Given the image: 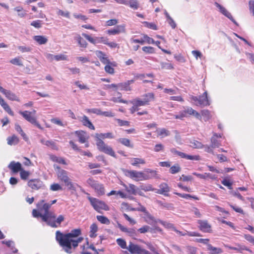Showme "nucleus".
I'll list each match as a JSON object with an SVG mask.
<instances>
[{"label": "nucleus", "mask_w": 254, "mask_h": 254, "mask_svg": "<svg viewBox=\"0 0 254 254\" xmlns=\"http://www.w3.org/2000/svg\"><path fill=\"white\" fill-rule=\"evenodd\" d=\"M57 200L55 199L51 201V203H45L44 200H40L37 204L38 210L33 209L32 215L34 217L38 218L40 217L42 220L53 228H57L61 225V223L64 221V216L63 215H60L56 218V215L54 212L49 210L51 205L55 204Z\"/></svg>", "instance_id": "obj_1"}, {"label": "nucleus", "mask_w": 254, "mask_h": 254, "mask_svg": "<svg viewBox=\"0 0 254 254\" xmlns=\"http://www.w3.org/2000/svg\"><path fill=\"white\" fill-rule=\"evenodd\" d=\"M81 234V229H75L70 233L64 234L60 231L56 233V239L63 250L67 254L73 252L72 248L75 249L83 240V238L78 237Z\"/></svg>", "instance_id": "obj_2"}, {"label": "nucleus", "mask_w": 254, "mask_h": 254, "mask_svg": "<svg viewBox=\"0 0 254 254\" xmlns=\"http://www.w3.org/2000/svg\"><path fill=\"white\" fill-rule=\"evenodd\" d=\"M114 136L111 132L96 133L95 138L97 149L101 152L116 157L115 153L112 148L106 144L103 139L105 138H114Z\"/></svg>", "instance_id": "obj_3"}, {"label": "nucleus", "mask_w": 254, "mask_h": 254, "mask_svg": "<svg viewBox=\"0 0 254 254\" xmlns=\"http://www.w3.org/2000/svg\"><path fill=\"white\" fill-rule=\"evenodd\" d=\"M146 172L144 173L142 172L127 170L126 172V175L136 181L147 180L156 177V173L155 171L148 169Z\"/></svg>", "instance_id": "obj_4"}, {"label": "nucleus", "mask_w": 254, "mask_h": 254, "mask_svg": "<svg viewBox=\"0 0 254 254\" xmlns=\"http://www.w3.org/2000/svg\"><path fill=\"white\" fill-rule=\"evenodd\" d=\"M54 167L57 171L58 179L64 182L69 190H75L76 186L78 185L77 184H74L71 182L67 176V172L65 170L61 169L60 167L57 164H55Z\"/></svg>", "instance_id": "obj_5"}, {"label": "nucleus", "mask_w": 254, "mask_h": 254, "mask_svg": "<svg viewBox=\"0 0 254 254\" xmlns=\"http://www.w3.org/2000/svg\"><path fill=\"white\" fill-rule=\"evenodd\" d=\"M184 110L181 111L178 115H175L176 119L182 120L184 118L188 116H193L196 119L201 120L202 117L200 114L190 107H184Z\"/></svg>", "instance_id": "obj_6"}, {"label": "nucleus", "mask_w": 254, "mask_h": 254, "mask_svg": "<svg viewBox=\"0 0 254 254\" xmlns=\"http://www.w3.org/2000/svg\"><path fill=\"white\" fill-rule=\"evenodd\" d=\"M142 98H136L130 101L132 104H135L138 108L141 106H144L149 104V102L153 101L154 98L152 93H148L142 96Z\"/></svg>", "instance_id": "obj_7"}, {"label": "nucleus", "mask_w": 254, "mask_h": 254, "mask_svg": "<svg viewBox=\"0 0 254 254\" xmlns=\"http://www.w3.org/2000/svg\"><path fill=\"white\" fill-rule=\"evenodd\" d=\"M88 199L94 209L97 212H101L102 210L106 211L109 210V206L104 201L92 197H88Z\"/></svg>", "instance_id": "obj_8"}, {"label": "nucleus", "mask_w": 254, "mask_h": 254, "mask_svg": "<svg viewBox=\"0 0 254 254\" xmlns=\"http://www.w3.org/2000/svg\"><path fill=\"white\" fill-rule=\"evenodd\" d=\"M190 99L193 102L194 104L197 106L204 107L210 105V102L208 99L206 91L198 97L192 96L191 97Z\"/></svg>", "instance_id": "obj_9"}, {"label": "nucleus", "mask_w": 254, "mask_h": 254, "mask_svg": "<svg viewBox=\"0 0 254 254\" xmlns=\"http://www.w3.org/2000/svg\"><path fill=\"white\" fill-rule=\"evenodd\" d=\"M86 183L95 190L98 195H102L105 194V189L103 184L99 183L92 178H89Z\"/></svg>", "instance_id": "obj_10"}, {"label": "nucleus", "mask_w": 254, "mask_h": 254, "mask_svg": "<svg viewBox=\"0 0 254 254\" xmlns=\"http://www.w3.org/2000/svg\"><path fill=\"white\" fill-rule=\"evenodd\" d=\"M127 250L132 254H153L148 251L142 248L140 246L134 244L131 242H129Z\"/></svg>", "instance_id": "obj_11"}, {"label": "nucleus", "mask_w": 254, "mask_h": 254, "mask_svg": "<svg viewBox=\"0 0 254 254\" xmlns=\"http://www.w3.org/2000/svg\"><path fill=\"white\" fill-rule=\"evenodd\" d=\"M19 113L28 122L35 125L39 128H41L40 125L37 122L36 119L29 113V111H19Z\"/></svg>", "instance_id": "obj_12"}, {"label": "nucleus", "mask_w": 254, "mask_h": 254, "mask_svg": "<svg viewBox=\"0 0 254 254\" xmlns=\"http://www.w3.org/2000/svg\"><path fill=\"white\" fill-rule=\"evenodd\" d=\"M214 5L219 9V11L222 14L225 15L226 17L228 18L233 23L236 25H238V24L236 20L233 18L230 12H229L224 7L220 5L217 2H214Z\"/></svg>", "instance_id": "obj_13"}, {"label": "nucleus", "mask_w": 254, "mask_h": 254, "mask_svg": "<svg viewBox=\"0 0 254 254\" xmlns=\"http://www.w3.org/2000/svg\"><path fill=\"white\" fill-rule=\"evenodd\" d=\"M28 185L33 190H39L44 188V185L42 181L39 179H32L28 181Z\"/></svg>", "instance_id": "obj_14"}, {"label": "nucleus", "mask_w": 254, "mask_h": 254, "mask_svg": "<svg viewBox=\"0 0 254 254\" xmlns=\"http://www.w3.org/2000/svg\"><path fill=\"white\" fill-rule=\"evenodd\" d=\"M0 92L3 94L5 97L10 100L16 101L19 102V99L16 95V94L10 90H7L4 89L2 87L0 86Z\"/></svg>", "instance_id": "obj_15"}, {"label": "nucleus", "mask_w": 254, "mask_h": 254, "mask_svg": "<svg viewBox=\"0 0 254 254\" xmlns=\"http://www.w3.org/2000/svg\"><path fill=\"white\" fill-rule=\"evenodd\" d=\"M132 43H139L141 45H143L145 43L148 44H154L155 41L152 38L147 36L146 34H144L143 35V38H141L140 39H132L131 40Z\"/></svg>", "instance_id": "obj_16"}, {"label": "nucleus", "mask_w": 254, "mask_h": 254, "mask_svg": "<svg viewBox=\"0 0 254 254\" xmlns=\"http://www.w3.org/2000/svg\"><path fill=\"white\" fill-rule=\"evenodd\" d=\"M75 134L78 138V141L81 143L86 142L88 140L89 136L84 131L77 130L75 131Z\"/></svg>", "instance_id": "obj_17"}, {"label": "nucleus", "mask_w": 254, "mask_h": 254, "mask_svg": "<svg viewBox=\"0 0 254 254\" xmlns=\"http://www.w3.org/2000/svg\"><path fill=\"white\" fill-rule=\"evenodd\" d=\"M159 188V189H155L156 193L163 194L165 196H168V192L170 191V188L166 183H163L161 184Z\"/></svg>", "instance_id": "obj_18"}, {"label": "nucleus", "mask_w": 254, "mask_h": 254, "mask_svg": "<svg viewBox=\"0 0 254 254\" xmlns=\"http://www.w3.org/2000/svg\"><path fill=\"white\" fill-rule=\"evenodd\" d=\"M134 81V79H131L127 80L125 82L118 83V88L121 90L130 91L132 90V88L130 86V85L133 83Z\"/></svg>", "instance_id": "obj_19"}, {"label": "nucleus", "mask_w": 254, "mask_h": 254, "mask_svg": "<svg viewBox=\"0 0 254 254\" xmlns=\"http://www.w3.org/2000/svg\"><path fill=\"white\" fill-rule=\"evenodd\" d=\"M170 151L175 157H180L181 158H187V159H198L196 156L194 157V156L187 155L182 152L177 150L175 148H172Z\"/></svg>", "instance_id": "obj_20"}, {"label": "nucleus", "mask_w": 254, "mask_h": 254, "mask_svg": "<svg viewBox=\"0 0 254 254\" xmlns=\"http://www.w3.org/2000/svg\"><path fill=\"white\" fill-rule=\"evenodd\" d=\"M117 226L122 232L126 233L130 237H133L136 235V232L134 228H128L123 226L119 222H117Z\"/></svg>", "instance_id": "obj_21"}, {"label": "nucleus", "mask_w": 254, "mask_h": 254, "mask_svg": "<svg viewBox=\"0 0 254 254\" xmlns=\"http://www.w3.org/2000/svg\"><path fill=\"white\" fill-rule=\"evenodd\" d=\"M197 223L199 224V229L203 232H210L211 230V226L207 221L198 220Z\"/></svg>", "instance_id": "obj_22"}, {"label": "nucleus", "mask_w": 254, "mask_h": 254, "mask_svg": "<svg viewBox=\"0 0 254 254\" xmlns=\"http://www.w3.org/2000/svg\"><path fill=\"white\" fill-rule=\"evenodd\" d=\"M125 26L124 25H117L114 29H109L107 31V33L109 35H116L121 33L125 32Z\"/></svg>", "instance_id": "obj_23"}, {"label": "nucleus", "mask_w": 254, "mask_h": 254, "mask_svg": "<svg viewBox=\"0 0 254 254\" xmlns=\"http://www.w3.org/2000/svg\"><path fill=\"white\" fill-rule=\"evenodd\" d=\"M95 54L96 56L98 57V58L100 60V61L103 64H110V61L108 59V57L103 52L101 51H96L95 52Z\"/></svg>", "instance_id": "obj_24"}, {"label": "nucleus", "mask_w": 254, "mask_h": 254, "mask_svg": "<svg viewBox=\"0 0 254 254\" xmlns=\"http://www.w3.org/2000/svg\"><path fill=\"white\" fill-rule=\"evenodd\" d=\"M222 135L221 134H217L216 133L213 134V136L211 138V147L212 148H217L220 146V143L217 138L222 137Z\"/></svg>", "instance_id": "obj_25"}, {"label": "nucleus", "mask_w": 254, "mask_h": 254, "mask_svg": "<svg viewBox=\"0 0 254 254\" xmlns=\"http://www.w3.org/2000/svg\"><path fill=\"white\" fill-rule=\"evenodd\" d=\"M41 142L44 144L46 145L47 146L50 147L51 149L53 150H58L59 147L57 145L56 143L53 140H46L45 139H42L41 140Z\"/></svg>", "instance_id": "obj_26"}, {"label": "nucleus", "mask_w": 254, "mask_h": 254, "mask_svg": "<svg viewBox=\"0 0 254 254\" xmlns=\"http://www.w3.org/2000/svg\"><path fill=\"white\" fill-rule=\"evenodd\" d=\"M144 218L145 221L147 223L151 225H153L158 222V220H156L148 212L145 213V216Z\"/></svg>", "instance_id": "obj_27"}, {"label": "nucleus", "mask_w": 254, "mask_h": 254, "mask_svg": "<svg viewBox=\"0 0 254 254\" xmlns=\"http://www.w3.org/2000/svg\"><path fill=\"white\" fill-rule=\"evenodd\" d=\"M8 167L13 173H17L22 170L21 164L14 161L9 164Z\"/></svg>", "instance_id": "obj_28"}, {"label": "nucleus", "mask_w": 254, "mask_h": 254, "mask_svg": "<svg viewBox=\"0 0 254 254\" xmlns=\"http://www.w3.org/2000/svg\"><path fill=\"white\" fill-rule=\"evenodd\" d=\"M207 250L209 251L210 254H220L223 252L221 248L214 247L211 244H207Z\"/></svg>", "instance_id": "obj_29"}, {"label": "nucleus", "mask_w": 254, "mask_h": 254, "mask_svg": "<svg viewBox=\"0 0 254 254\" xmlns=\"http://www.w3.org/2000/svg\"><path fill=\"white\" fill-rule=\"evenodd\" d=\"M123 186L126 191L128 192V194L135 195L137 187L135 185L131 184L128 185L123 184Z\"/></svg>", "instance_id": "obj_30"}, {"label": "nucleus", "mask_w": 254, "mask_h": 254, "mask_svg": "<svg viewBox=\"0 0 254 254\" xmlns=\"http://www.w3.org/2000/svg\"><path fill=\"white\" fill-rule=\"evenodd\" d=\"M117 141L128 148H132L133 147V144L131 143L130 140L127 138H120L117 139Z\"/></svg>", "instance_id": "obj_31"}, {"label": "nucleus", "mask_w": 254, "mask_h": 254, "mask_svg": "<svg viewBox=\"0 0 254 254\" xmlns=\"http://www.w3.org/2000/svg\"><path fill=\"white\" fill-rule=\"evenodd\" d=\"M106 66H105V70L106 72L113 74L115 72L113 66H116L117 64L115 62H111L110 64H106Z\"/></svg>", "instance_id": "obj_32"}, {"label": "nucleus", "mask_w": 254, "mask_h": 254, "mask_svg": "<svg viewBox=\"0 0 254 254\" xmlns=\"http://www.w3.org/2000/svg\"><path fill=\"white\" fill-rule=\"evenodd\" d=\"M82 123L83 125L91 129H94L95 127L94 126L92 125L91 122L89 121L88 117L86 116H83L82 118V119L80 120Z\"/></svg>", "instance_id": "obj_33"}, {"label": "nucleus", "mask_w": 254, "mask_h": 254, "mask_svg": "<svg viewBox=\"0 0 254 254\" xmlns=\"http://www.w3.org/2000/svg\"><path fill=\"white\" fill-rule=\"evenodd\" d=\"M33 39L39 45L45 44L48 42V39L44 36H34Z\"/></svg>", "instance_id": "obj_34"}, {"label": "nucleus", "mask_w": 254, "mask_h": 254, "mask_svg": "<svg viewBox=\"0 0 254 254\" xmlns=\"http://www.w3.org/2000/svg\"><path fill=\"white\" fill-rule=\"evenodd\" d=\"M157 135L160 136L161 138H164L169 136L170 135V132L165 128H162L157 130Z\"/></svg>", "instance_id": "obj_35"}, {"label": "nucleus", "mask_w": 254, "mask_h": 254, "mask_svg": "<svg viewBox=\"0 0 254 254\" xmlns=\"http://www.w3.org/2000/svg\"><path fill=\"white\" fill-rule=\"evenodd\" d=\"M225 247L230 250H235L241 253H242L243 251L244 250L249 251V250L245 246H242L239 244L237 245V246L236 247H231L228 245H225Z\"/></svg>", "instance_id": "obj_36"}, {"label": "nucleus", "mask_w": 254, "mask_h": 254, "mask_svg": "<svg viewBox=\"0 0 254 254\" xmlns=\"http://www.w3.org/2000/svg\"><path fill=\"white\" fill-rule=\"evenodd\" d=\"M139 241L145 244L147 248L152 252H153V254H159L157 251H156L155 248L153 246V245L149 242H145L143 240L139 239Z\"/></svg>", "instance_id": "obj_37"}, {"label": "nucleus", "mask_w": 254, "mask_h": 254, "mask_svg": "<svg viewBox=\"0 0 254 254\" xmlns=\"http://www.w3.org/2000/svg\"><path fill=\"white\" fill-rule=\"evenodd\" d=\"M7 140L8 144L10 145H15L18 144L19 142L18 138L15 135H13L10 137H8L7 138Z\"/></svg>", "instance_id": "obj_38"}, {"label": "nucleus", "mask_w": 254, "mask_h": 254, "mask_svg": "<svg viewBox=\"0 0 254 254\" xmlns=\"http://www.w3.org/2000/svg\"><path fill=\"white\" fill-rule=\"evenodd\" d=\"M90 237L91 238H95L96 236V233L98 230V227L95 223L92 224L90 227Z\"/></svg>", "instance_id": "obj_39"}, {"label": "nucleus", "mask_w": 254, "mask_h": 254, "mask_svg": "<svg viewBox=\"0 0 254 254\" xmlns=\"http://www.w3.org/2000/svg\"><path fill=\"white\" fill-rule=\"evenodd\" d=\"M0 105L2 107L3 109L10 115L13 116L14 113L11 111L10 107L9 105L4 101L2 102V103L0 104Z\"/></svg>", "instance_id": "obj_40"}, {"label": "nucleus", "mask_w": 254, "mask_h": 254, "mask_svg": "<svg viewBox=\"0 0 254 254\" xmlns=\"http://www.w3.org/2000/svg\"><path fill=\"white\" fill-rule=\"evenodd\" d=\"M75 39L76 40L78 43V44L81 47L86 48L87 45V42L82 39L80 35H77L75 37Z\"/></svg>", "instance_id": "obj_41"}, {"label": "nucleus", "mask_w": 254, "mask_h": 254, "mask_svg": "<svg viewBox=\"0 0 254 254\" xmlns=\"http://www.w3.org/2000/svg\"><path fill=\"white\" fill-rule=\"evenodd\" d=\"M127 5H129L133 9H137L139 7L137 0H127Z\"/></svg>", "instance_id": "obj_42"}, {"label": "nucleus", "mask_w": 254, "mask_h": 254, "mask_svg": "<svg viewBox=\"0 0 254 254\" xmlns=\"http://www.w3.org/2000/svg\"><path fill=\"white\" fill-rule=\"evenodd\" d=\"M18 50L22 53H30L32 51V48L30 46H20L18 47Z\"/></svg>", "instance_id": "obj_43"}, {"label": "nucleus", "mask_w": 254, "mask_h": 254, "mask_svg": "<svg viewBox=\"0 0 254 254\" xmlns=\"http://www.w3.org/2000/svg\"><path fill=\"white\" fill-rule=\"evenodd\" d=\"M2 243L5 244L7 247L11 248L13 253H16L18 250L14 248V243L12 241H3Z\"/></svg>", "instance_id": "obj_44"}, {"label": "nucleus", "mask_w": 254, "mask_h": 254, "mask_svg": "<svg viewBox=\"0 0 254 254\" xmlns=\"http://www.w3.org/2000/svg\"><path fill=\"white\" fill-rule=\"evenodd\" d=\"M21 57H17L14 59H11L10 61V63L14 65H19V66H22L23 64L22 63V61L21 60Z\"/></svg>", "instance_id": "obj_45"}, {"label": "nucleus", "mask_w": 254, "mask_h": 254, "mask_svg": "<svg viewBox=\"0 0 254 254\" xmlns=\"http://www.w3.org/2000/svg\"><path fill=\"white\" fill-rule=\"evenodd\" d=\"M201 115L203 117L205 122L208 121L211 118L210 113L208 110H202Z\"/></svg>", "instance_id": "obj_46"}, {"label": "nucleus", "mask_w": 254, "mask_h": 254, "mask_svg": "<svg viewBox=\"0 0 254 254\" xmlns=\"http://www.w3.org/2000/svg\"><path fill=\"white\" fill-rule=\"evenodd\" d=\"M97 219L98 220V221H99L102 224H110V220H109V219L108 218H107L105 216H101V215L97 216Z\"/></svg>", "instance_id": "obj_47"}, {"label": "nucleus", "mask_w": 254, "mask_h": 254, "mask_svg": "<svg viewBox=\"0 0 254 254\" xmlns=\"http://www.w3.org/2000/svg\"><path fill=\"white\" fill-rule=\"evenodd\" d=\"M15 130L21 134V135L23 137V139L26 140L27 137L25 133L22 130L21 127L19 125L16 124L15 126Z\"/></svg>", "instance_id": "obj_48"}, {"label": "nucleus", "mask_w": 254, "mask_h": 254, "mask_svg": "<svg viewBox=\"0 0 254 254\" xmlns=\"http://www.w3.org/2000/svg\"><path fill=\"white\" fill-rule=\"evenodd\" d=\"M175 193L176 194H177V195H178L181 197H183V198H185L187 199L192 198L195 200L198 199L197 197H196L195 196H192L190 194L181 193H178V192H175Z\"/></svg>", "instance_id": "obj_49"}, {"label": "nucleus", "mask_w": 254, "mask_h": 254, "mask_svg": "<svg viewBox=\"0 0 254 254\" xmlns=\"http://www.w3.org/2000/svg\"><path fill=\"white\" fill-rule=\"evenodd\" d=\"M117 243L122 249H126L127 250V246L126 242L122 238H119L117 240Z\"/></svg>", "instance_id": "obj_50"}, {"label": "nucleus", "mask_w": 254, "mask_h": 254, "mask_svg": "<svg viewBox=\"0 0 254 254\" xmlns=\"http://www.w3.org/2000/svg\"><path fill=\"white\" fill-rule=\"evenodd\" d=\"M161 68L166 69H172L174 68L173 64L169 63L162 62L161 63Z\"/></svg>", "instance_id": "obj_51"}, {"label": "nucleus", "mask_w": 254, "mask_h": 254, "mask_svg": "<svg viewBox=\"0 0 254 254\" xmlns=\"http://www.w3.org/2000/svg\"><path fill=\"white\" fill-rule=\"evenodd\" d=\"M181 171V168L178 164H175L172 166L170 169V172L171 174H176L179 172Z\"/></svg>", "instance_id": "obj_52"}, {"label": "nucleus", "mask_w": 254, "mask_h": 254, "mask_svg": "<svg viewBox=\"0 0 254 254\" xmlns=\"http://www.w3.org/2000/svg\"><path fill=\"white\" fill-rule=\"evenodd\" d=\"M140 189L145 191H154L155 189L153 188L151 185H143L140 186Z\"/></svg>", "instance_id": "obj_53"}, {"label": "nucleus", "mask_w": 254, "mask_h": 254, "mask_svg": "<svg viewBox=\"0 0 254 254\" xmlns=\"http://www.w3.org/2000/svg\"><path fill=\"white\" fill-rule=\"evenodd\" d=\"M142 50L146 54H152L155 53L154 48L150 46L143 47Z\"/></svg>", "instance_id": "obj_54"}, {"label": "nucleus", "mask_w": 254, "mask_h": 254, "mask_svg": "<svg viewBox=\"0 0 254 254\" xmlns=\"http://www.w3.org/2000/svg\"><path fill=\"white\" fill-rule=\"evenodd\" d=\"M82 35L85 38H86L91 43H92L93 44H95L97 43L96 37L95 38H93L89 35H88L86 34H85V33H82Z\"/></svg>", "instance_id": "obj_55"}, {"label": "nucleus", "mask_w": 254, "mask_h": 254, "mask_svg": "<svg viewBox=\"0 0 254 254\" xmlns=\"http://www.w3.org/2000/svg\"><path fill=\"white\" fill-rule=\"evenodd\" d=\"M42 24L43 23L42 22V21L40 20L33 21L30 24L31 26L38 29L42 27Z\"/></svg>", "instance_id": "obj_56"}, {"label": "nucleus", "mask_w": 254, "mask_h": 254, "mask_svg": "<svg viewBox=\"0 0 254 254\" xmlns=\"http://www.w3.org/2000/svg\"><path fill=\"white\" fill-rule=\"evenodd\" d=\"M158 222L161 224L163 226H164L165 228H168V229H172L173 230V228H175L174 227L173 224L167 222L163 221L161 220H158Z\"/></svg>", "instance_id": "obj_57"}, {"label": "nucleus", "mask_w": 254, "mask_h": 254, "mask_svg": "<svg viewBox=\"0 0 254 254\" xmlns=\"http://www.w3.org/2000/svg\"><path fill=\"white\" fill-rule=\"evenodd\" d=\"M62 189V187L58 184L54 183L50 186V190L52 191H57Z\"/></svg>", "instance_id": "obj_58"}, {"label": "nucleus", "mask_w": 254, "mask_h": 254, "mask_svg": "<svg viewBox=\"0 0 254 254\" xmlns=\"http://www.w3.org/2000/svg\"><path fill=\"white\" fill-rule=\"evenodd\" d=\"M143 23L144 24L145 26L148 28L153 30L157 29V26L154 23H149L146 21H144L143 22Z\"/></svg>", "instance_id": "obj_59"}, {"label": "nucleus", "mask_w": 254, "mask_h": 254, "mask_svg": "<svg viewBox=\"0 0 254 254\" xmlns=\"http://www.w3.org/2000/svg\"><path fill=\"white\" fill-rule=\"evenodd\" d=\"M145 163L144 160H134L131 164L137 167H140L141 164H144Z\"/></svg>", "instance_id": "obj_60"}, {"label": "nucleus", "mask_w": 254, "mask_h": 254, "mask_svg": "<svg viewBox=\"0 0 254 254\" xmlns=\"http://www.w3.org/2000/svg\"><path fill=\"white\" fill-rule=\"evenodd\" d=\"M20 175L21 179L25 180L28 178L30 174L27 171L21 170L20 171Z\"/></svg>", "instance_id": "obj_61"}, {"label": "nucleus", "mask_w": 254, "mask_h": 254, "mask_svg": "<svg viewBox=\"0 0 254 254\" xmlns=\"http://www.w3.org/2000/svg\"><path fill=\"white\" fill-rule=\"evenodd\" d=\"M57 14L58 15L63 16L64 17H66V18H69L70 17L69 12L68 11H64L62 10L59 9L58 12H57Z\"/></svg>", "instance_id": "obj_62"}, {"label": "nucleus", "mask_w": 254, "mask_h": 254, "mask_svg": "<svg viewBox=\"0 0 254 254\" xmlns=\"http://www.w3.org/2000/svg\"><path fill=\"white\" fill-rule=\"evenodd\" d=\"M67 56L63 54L55 55V60L57 61L66 60Z\"/></svg>", "instance_id": "obj_63"}, {"label": "nucleus", "mask_w": 254, "mask_h": 254, "mask_svg": "<svg viewBox=\"0 0 254 254\" xmlns=\"http://www.w3.org/2000/svg\"><path fill=\"white\" fill-rule=\"evenodd\" d=\"M222 184L224 186L228 187L229 189H231L232 183L229 179H224L222 180Z\"/></svg>", "instance_id": "obj_64"}]
</instances>
